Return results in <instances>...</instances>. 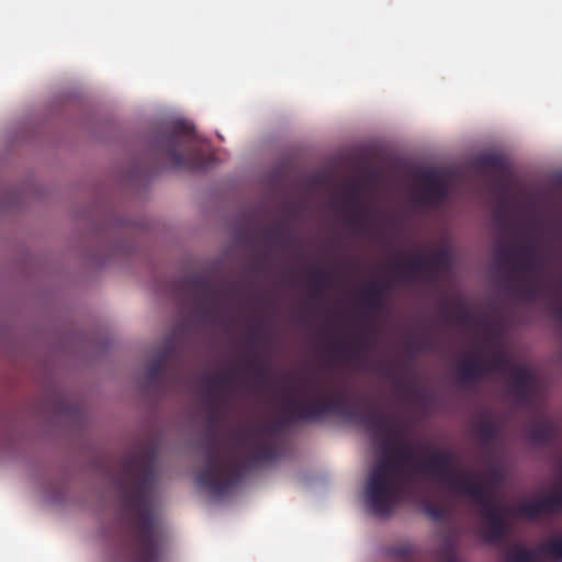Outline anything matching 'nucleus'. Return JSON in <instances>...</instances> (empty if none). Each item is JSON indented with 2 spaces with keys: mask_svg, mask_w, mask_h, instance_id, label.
Masks as SVG:
<instances>
[{
  "mask_svg": "<svg viewBox=\"0 0 562 562\" xmlns=\"http://www.w3.org/2000/svg\"><path fill=\"white\" fill-rule=\"evenodd\" d=\"M156 146L176 169L204 170L211 161V156L199 147L193 126L184 121H176L161 132Z\"/></svg>",
  "mask_w": 562,
  "mask_h": 562,
  "instance_id": "obj_4",
  "label": "nucleus"
},
{
  "mask_svg": "<svg viewBox=\"0 0 562 562\" xmlns=\"http://www.w3.org/2000/svg\"><path fill=\"white\" fill-rule=\"evenodd\" d=\"M543 268L542 260L538 254L528 260H519L514 263V272L524 274L521 288L528 297L536 295L535 276Z\"/></svg>",
  "mask_w": 562,
  "mask_h": 562,
  "instance_id": "obj_11",
  "label": "nucleus"
},
{
  "mask_svg": "<svg viewBox=\"0 0 562 562\" xmlns=\"http://www.w3.org/2000/svg\"><path fill=\"white\" fill-rule=\"evenodd\" d=\"M305 390L312 394L311 397H284L281 413L288 420H321L330 413H337L358 422L372 438L385 437L381 442L383 456L370 469L366 483L364 497L371 514L379 517L390 516L404 498L407 485L420 474L432 479L450 492L474 501L485 522L481 535L486 542H498L507 535L508 509L495 498L484 480L461 473L453 465L452 452L436 449L429 457L419 460L415 458L409 445L403 441L405 429L393 415L376 409L359 413L348 405L342 392L329 395L314 378L305 381Z\"/></svg>",
  "mask_w": 562,
  "mask_h": 562,
  "instance_id": "obj_1",
  "label": "nucleus"
},
{
  "mask_svg": "<svg viewBox=\"0 0 562 562\" xmlns=\"http://www.w3.org/2000/svg\"><path fill=\"white\" fill-rule=\"evenodd\" d=\"M420 181L423 184V189L419 194L422 203L435 206L447 199L448 187L442 180H440L437 172L434 170L424 171L420 175Z\"/></svg>",
  "mask_w": 562,
  "mask_h": 562,
  "instance_id": "obj_9",
  "label": "nucleus"
},
{
  "mask_svg": "<svg viewBox=\"0 0 562 562\" xmlns=\"http://www.w3.org/2000/svg\"><path fill=\"white\" fill-rule=\"evenodd\" d=\"M427 513H428L429 516H431L432 518H436V519L440 518V516H441L440 509H438L435 506L429 507L427 509Z\"/></svg>",
  "mask_w": 562,
  "mask_h": 562,
  "instance_id": "obj_34",
  "label": "nucleus"
},
{
  "mask_svg": "<svg viewBox=\"0 0 562 562\" xmlns=\"http://www.w3.org/2000/svg\"><path fill=\"white\" fill-rule=\"evenodd\" d=\"M263 237L267 241L278 245H286L290 241V234L281 224L266 228L263 231Z\"/></svg>",
  "mask_w": 562,
  "mask_h": 562,
  "instance_id": "obj_20",
  "label": "nucleus"
},
{
  "mask_svg": "<svg viewBox=\"0 0 562 562\" xmlns=\"http://www.w3.org/2000/svg\"><path fill=\"white\" fill-rule=\"evenodd\" d=\"M252 268L254 270H259V265H255Z\"/></svg>",
  "mask_w": 562,
  "mask_h": 562,
  "instance_id": "obj_38",
  "label": "nucleus"
},
{
  "mask_svg": "<svg viewBox=\"0 0 562 562\" xmlns=\"http://www.w3.org/2000/svg\"><path fill=\"white\" fill-rule=\"evenodd\" d=\"M190 291L194 306L204 319H212L217 315L218 291L204 277H194L190 280Z\"/></svg>",
  "mask_w": 562,
  "mask_h": 562,
  "instance_id": "obj_8",
  "label": "nucleus"
},
{
  "mask_svg": "<svg viewBox=\"0 0 562 562\" xmlns=\"http://www.w3.org/2000/svg\"><path fill=\"white\" fill-rule=\"evenodd\" d=\"M561 510L562 502L555 492L542 499L522 502L515 508L518 516L528 519H537L542 515L555 514Z\"/></svg>",
  "mask_w": 562,
  "mask_h": 562,
  "instance_id": "obj_10",
  "label": "nucleus"
},
{
  "mask_svg": "<svg viewBox=\"0 0 562 562\" xmlns=\"http://www.w3.org/2000/svg\"><path fill=\"white\" fill-rule=\"evenodd\" d=\"M168 360V351H160L147 364L146 379L149 383H157Z\"/></svg>",
  "mask_w": 562,
  "mask_h": 562,
  "instance_id": "obj_18",
  "label": "nucleus"
},
{
  "mask_svg": "<svg viewBox=\"0 0 562 562\" xmlns=\"http://www.w3.org/2000/svg\"><path fill=\"white\" fill-rule=\"evenodd\" d=\"M238 375L239 371L232 368L224 374L203 379V404L207 411L209 428L204 437V464L196 475V483L214 496L223 495L236 485L245 468L273 462L280 456L278 434L283 426L282 420L239 427L227 447L218 439L215 427L225 407L222 391L231 387Z\"/></svg>",
  "mask_w": 562,
  "mask_h": 562,
  "instance_id": "obj_2",
  "label": "nucleus"
},
{
  "mask_svg": "<svg viewBox=\"0 0 562 562\" xmlns=\"http://www.w3.org/2000/svg\"><path fill=\"white\" fill-rule=\"evenodd\" d=\"M528 435L531 441L539 445H548L554 439L557 429L552 423L541 422L532 425Z\"/></svg>",
  "mask_w": 562,
  "mask_h": 562,
  "instance_id": "obj_14",
  "label": "nucleus"
},
{
  "mask_svg": "<svg viewBox=\"0 0 562 562\" xmlns=\"http://www.w3.org/2000/svg\"><path fill=\"white\" fill-rule=\"evenodd\" d=\"M261 339L260 329L257 326H251L247 334V341L250 344H256Z\"/></svg>",
  "mask_w": 562,
  "mask_h": 562,
  "instance_id": "obj_31",
  "label": "nucleus"
},
{
  "mask_svg": "<svg viewBox=\"0 0 562 562\" xmlns=\"http://www.w3.org/2000/svg\"><path fill=\"white\" fill-rule=\"evenodd\" d=\"M508 375L510 379V389L517 402L521 404L527 403L533 381L529 369L525 366L512 367Z\"/></svg>",
  "mask_w": 562,
  "mask_h": 562,
  "instance_id": "obj_12",
  "label": "nucleus"
},
{
  "mask_svg": "<svg viewBox=\"0 0 562 562\" xmlns=\"http://www.w3.org/2000/svg\"><path fill=\"white\" fill-rule=\"evenodd\" d=\"M244 368L248 373L254 374L256 389L263 387L269 380V366L257 353H250L244 358Z\"/></svg>",
  "mask_w": 562,
  "mask_h": 562,
  "instance_id": "obj_13",
  "label": "nucleus"
},
{
  "mask_svg": "<svg viewBox=\"0 0 562 562\" xmlns=\"http://www.w3.org/2000/svg\"><path fill=\"white\" fill-rule=\"evenodd\" d=\"M456 318L461 323H469L471 319L470 313L467 308H461L457 314Z\"/></svg>",
  "mask_w": 562,
  "mask_h": 562,
  "instance_id": "obj_33",
  "label": "nucleus"
},
{
  "mask_svg": "<svg viewBox=\"0 0 562 562\" xmlns=\"http://www.w3.org/2000/svg\"><path fill=\"white\" fill-rule=\"evenodd\" d=\"M412 552V546L408 543L393 546L387 548V554L398 559V560H408Z\"/></svg>",
  "mask_w": 562,
  "mask_h": 562,
  "instance_id": "obj_25",
  "label": "nucleus"
},
{
  "mask_svg": "<svg viewBox=\"0 0 562 562\" xmlns=\"http://www.w3.org/2000/svg\"><path fill=\"white\" fill-rule=\"evenodd\" d=\"M494 259H495V262L502 268H505L508 265H512L513 270H514V263L518 261V260H516V252L514 250H512L509 247H507L506 245H502L496 248V250L494 252Z\"/></svg>",
  "mask_w": 562,
  "mask_h": 562,
  "instance_id": "obj_21",
  "label": "nucleus"
},
{
  "mask_svg": "<svg viewBox=\"0 0 562 562\" xmlns=\"http://www.w3.org/2000/svg\"><path fill=\"white\" fill-rule=\"evenodd\" d=\"M393 384H394V386H395L398 391H401V392H403V393H405V394H409V393H412V391H413V385H412V383H411L406 378H404V376H402V375H397V376H395V378L393 379Z\"/></svg>",
  "mask_w": 562,
  "mask_h": 562,
  "instance_id": "obj_27",
  "label": "nucleus"
},
{
  "mask_svg": "<svg viewBox=\"0 0 562 562\" xmlns=\"http://www.w3.org/2000/svg\"><path fill=\"white\" fill-rule=\"evenodd\" d=\"M516 367L512 363L509 356L499 350L485 359L479 355H471L465 361L459 364L457 372L458 379L462 383H470L490 373H509L510 368Z\"/></svg>",
  "mask_w": 562,
  "mask_h": 562,
  "instance_id": "obj_5",
  "label": "nucleus"
},
{
  "mask_svg": "<svg viewBox=\"0 0 562 562\" xmlns=\"http://www.w3.org/2000/svg\"><path fill=\"white\" fill-rule=\"evenodd\" d=\"M506 217L505 203H502V205L494 212L493 220L498 226L503 227L506 223Z\"/></svg>",
  "mask_w": 562,
  "mask_h": 562,
  "instance_id": "obj_30",
  "label": "nucleus"
},
{
  "mask_svg": "<svg viewBox=\"0 0 562 562\" xmlns=\"http://www.w3.org/2000/svg\"><path fill=\"white\" fill-rule=\"evenodd\" d=\"M476 431L483 443H491L497 436V428L491 420L484 419L476 425Z\"/></svg>",
  "mask_w": 562,
  "mask_h": 562,
  "instance_id": "obj_22",
  "label": "nucleus"
},
{
  "mask_svg": "<svg viewBox=\"0 0 562 562\" xmlns=\"http://www.w3.org/2000/svg\"><path fill=\"white\" fill-rule=\"evenodd\" d=\"M374 345L372 331H361L348 337L346 340H337L331 350L339 359L347 363L362 364L368 358V351Z\"/></svg>",
  "mask_w": 562,
  "mask_h": 562,
  "instance_id": "obj_7",
  "label": "nucleus"
},
{
  "mask_svg": "<svg viewBox=\"0 0 562 562\" xmlns=\"http://www.w3.org/2000/svg\"><path fill=\"white\" fill-rule=\"evenodd\" d=\"M538 557L542 555L552 562H562V535H557L543 542L538 549Z\"/></svg>",
  "mask_w": 562,
  "mask_h": 562,
  "instance_id": "obj_15",
  "label": "nucleus"
},
{
  "mask_svg": "<svg viewBox=\"0 0 562 562\" xmlns=\"http://www.w3.org/2000/svg\"><path fill=\"white\" fill-rule=\"evenodd\" d=\"M156 471H121L116 479L124 506L131 513L133 562H160L164 533L151 509Z\"/></svg>",
  "mask_w": 562,
  "mask_h": 562,
  "instance_id": "obj_3",
  "label": "nucleus"
},
{
  "mask_svg": "<svg viewBox=\"0 0 562 562\" xmlns=\"http://www.w3.org/2000/svg\"><path fill=\"white\" fill-rule=\"evenodd\" d=\"M442 315L446 317V318H450L451 315H450V307L448 305H445L442 307Z\"/></svg>",
  "mask_w": 562,
  "mask_h": 562,
  "instance_id": "obj_35",
  "label": "nucleus"
},
{
  "mask_svg": "<svg viewBox=\"0 0 562 562\" xmlns=\"http://www.w3.org/2000/svg\"><path fill=\"white\" fill-rule=\"evenodd\" d=\"M480 164L483 167L498 169L501 167V159L494 155H486V156L481 157Z\"/></svg>",
  "mask_w": 562,
  "mask_h": 562,
  "instance_id": "obj_28",
  "label": "nucleus"
},
{
  "mask_svg": "<svg viewBox=\"0 0 562 562\" xmlns=\"http://www.w3.org/2000/svg\"><path fill=\"white\" fill-rule=\"evenodd\" d=\"M450 252L446 248H440L429 256L415 255L411 260H396L392 265V271L396 272L401 268H405L406 277L415 279L420 277L423 280L430 282L435 280L439 273L450 266Z\"/></svg>",
  "mask_w": 562,
  "mask_h": 562,
  "instance_id": "obj_6",
  "label": "nucleus"
},
{
  "mask_svg": "<svg viewBox=\"0 0 562 562\" xmlns=\"http://www.w3.org/2000/svg\"><path fill=\"white\" fill-rule=\"evenodd\" d=\"M558 315H559V317H560V319H561V322H562V306H560V307L558 308Z\"/></svg>",
  "mask_w": 562,
  "mask_h": 562,
  "instance_id": "obj_37",
  "label": "nucleus"
},
{
  "mask_svg": "<svg viewBox=\"0 0 562 562\" xmlns=\"http://www.w3.org/2000/svg\"><path fill=\"white\" fill-rule=\"evenodd\" d=\"M457 542L453 539H446L437 550V557L440 559L451 558L457 555Z\"/></svg>",
  "mask_w": 562,
  "mask_h": 562,
  "instance_id": "obj_24",
  "label": "nucleus"
},
{
  "mask_svg": "<svg viewBox=\"0 0 562 562\" xmlns=\"http://www.w3.org/2000/svg\"><path fill=\"white\" fill-rule=\"evenodd\" d=\"M345 200L348 204L352 205L353 207L361 205L360 199H359V192L355 186L350 187L347 194L345 195Z\"/></svg>",
  "mask_w": 562,
  "mask_h": 562,
  "instance_id": "obj_29",
  "label": "nucleus"
},
{
  "mask_svg": "<svg viewBox=\"0 0 562 562\" xmlns=\"http://www.w3.org/2000/svg\"><path fill=\"white\" fill-rule=\"evenodd\" d=\"M369 211L362 206H355L349 210L346 216V224L355 232H366Z\"/></svg>",
  "mask_w": 562,
  "mask_h": 562,
  "instance_id": "obj_17",
  "label": "nucleus"
},
{
  "mask_svg": "<svg viewBox=\"0 0 562 562\" xmlns=\"http://www.w3.org/2000/svg\"><path fill=\"white\" fill-rule=\"evenodd\" d=\"M502 562H540L538 551H532L522 546H515L509 550Z\"/></svg>",
  "mask_w": 562,
  "mask_h": 562,
  "instance_id": "obj_19",
  "label": "nucleus"
},
{
  "mask_svg": "<svg viewBox=\"0 0 562 562\" xmlns=\"http://www.w3.org/2000/svg\"><path fill=\"white\" fill-rule=\"evenodd\" d=\"M431 346V339L429 336H422L417 342H416V348L418 350H428Z\"/></svg>",
  "mask_w": 562,
  "mask_h": 562,
  "instance_id": "obj_32",
  "label": "nucleus"
},
{
  "mask_svg": "<svg viewBox=\"0 0 562 562\" xmlns=\"http://www.w3.org/2000/svg\"><path fill=\"white\" fill-rule=\"evenodd\" d=\"M445 562H459L457 555H453L451 558L443 559Z\"/></svg>",
  "mask_w": 562,
  "mask_h": 562,
  "instance_id": "obj_36",
  "label": "nucleus"
},
{
  "mask_svg": "<svg viewBox=\"0 0 562 562\" xmlns=\"http://www.w3.org/2000/svg\"><path fill=\"white\" fill-rule=\"evenodd\" d=\"M311 281L313 284V294H317L323 291L328 284V274L319 267L311 270Z\"/></svg>",
  "mask_w": 562,
  "mask_h": 562,
  "instance_id": "obj_23",
  "label": "nucleus"
},
{
  "mask_svg": "<svg viewBox=\"0 0 562 562\" xmlns=\"http://www.w3.org/2000/svg\"><path fill=\"white\" fill-rule=\"evenodd\" d=\"M384 292L383 285H370L362 293V300L367 307L373 312H380L384 308Z\"/></svg>",
  "mask_w": 562,
  "mask_h": 562,
  "instance_id": "obj_16",
  "label": "nucleus"
},
{
  "mask_svg": "<svg viewBox=\"0 0 562 562\" xmlns=\"http://www.w3.org/2000/svg\"><path fill=\"white\" fill-rule=\"evenodd\" d=\"M516 252V260H528L530 257L537 254L535 246L531 243L520 245Z\"/></svg>",
  "mask_w": 562,
  "mask_h": 562,
  "instance_id": "obj_26",
  "label": "nucleus"
}]
</instances>
